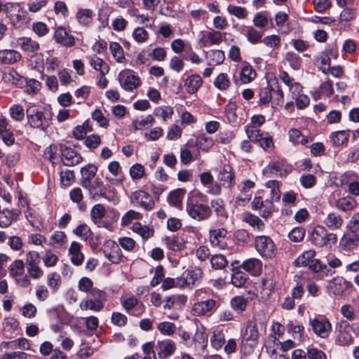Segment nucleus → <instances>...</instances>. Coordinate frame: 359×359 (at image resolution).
Here are the masks:
<instances>
[{
  "mask_svg": "<svg viewBox=\"0 0 359 359\" xmlns=\"http://www.w3.org/2000/svg\"><path fill=\"white\" fill-rule=\"evenodd\" d=\"M310 239L313 245L319 248L324 246L331 248L332 245L335 244L337 241L336 234L329 233L322 226H317L313 229Z\"/></svg>",
  "mask_w": 359,
  "mask_h": 359,
  "instance_id": "nucleus-1",
  "label": "nucleus"
},
{
  "mask_svg": "<svg viewBox=\"0 0 359 359\" xmlns=\"http://www.w3.org/2000/svg\"><path fill=\"white\" fill-rule=\"evenodd\" d=\"M26 116L32 128L45 131L49 126V118L36 105H30L27 108Z\"/></svg>",
  "mask_w": 359,
  "mask_h": 359,
  "instance_id": "nucleus-2",
  "label": "nucleus"
},
{
  "mask_svg": "<svg viewBox=\"0 0 359 359\" xmlns=\"http://www.w3.org/2000/svg\"><path fill=\"white\" fill-rule=\"evenodd\" d=\"M258 253L264 259H273L277 254V248L273 240L266 236H259L255 239Z\"/></svg>",
  "mask_w": 359,
  "mask_h": 359,
  "instance_id": "nucleus-3",
  "label": "nucleus"
},
{
  "mask_svg": "<svg viewBox=\"0 0 359 359\" xmlns=\"http://www.w3.org/2000/svg\"><path fill=\"white\" fill-rule=\"evenodd\" d=\"M186 210L191 218L197 221L208 219L212 212L210 207L208 205L203 203H194L191 200L187 201Z\"/></svg>",
  "mask_w": 359,
  "mask_h": 359,
  "instance_id": "nucleus-4",
  "label": "nucleus"
},
{
  "mask_svg": "<svg viewBox=\"0 0 359 359\" xmlns=\"http://www.w3.org/2000/svg\"><path fill=\"white\" fill-rule=\"evenodd\" d=\"M130 202L146 211L151 210L155 206V202L151 196L143 190L133 191L130 196Z\"/></svg>",
  "mask_w": 359,
  "mask_h": 359,
  "instance_id": "nucleus-5",
  "label": "nucleus"
},
{
  "mask_svg": "<svg viewBox=\"0 0 359 359\" xmlns=\"http://www.w3.org/2000/svg\"><path fill=\"white\" fill-rule=\"evenodd\" d=\"M118 80L121 87L129 91L136 89L140 84L139 76L130 69L121 71L118 74Z\"/></svg>",
  "mask_w": 359,
  "mask_h": 359,
  "instance_id": "nucleus-6",
  "label": "nucleus"
},
{
  "mask_svg": "<svg viewBox=\"0 0 359 359\" xmlns=\"http://www.w3.org/2000/svg\"><path fill=\"white\" fill-rule=\"evenodd\" d=\"M102 252L108 260L113 264H118L122 261L123 253L119 245L111 240H108L104 243Z\"/></svg>",
  "mask_w": 359,
  "mask_h": 359,
  "instance_id": "nucleus-7",
  "label": "nucleus"
},
{
  "mask_svg": "<svg viewBox=\"0 0 359 359\" xmlns=\"http://www.w3.org/2000/svg\"><path fill=\"white\" fill-rule=\"evenodd\" d=\"M217 302L212 299L198 302L193 305L191 312L194 316H210L217 309Z\"/></svg>",
  "mask_w": 359,
  "mask_h": 359,
  "instance_id": "nucleus-8",
  "label": "nucleus"
},
{
  "mask_svg": "<svg viewBox=\"0 0 359 359\" xmlns=\"http://www.w3.org/2000/svg\"><path fill=\"white\" fill-rule=\"evenodd\" d=\"M60 151L64 165L73 166L81 162L83 158L79 153L74 149L65 144L60 145Z\"/></svg>",
  "mask_w": 359,
  "mask_h": 359,
  "instance_id": "nucleus-9",
  "label": "nucleus"
},
{
  "mask_svg": "<svg viewBox=\"0 0 359 359\" xmlns=\"http://www.w3.org/2000/svg\"><path fill=\"white\" fill-rule=\"evenodd\" d=\"M53 39L62 46L70 48L75 45L74 36L66 28L60 26L55 29Z\"/></svg>",
  "mask_w": 359,
  "mask_h": 359,
  "instance_id": "nucleus-10",
  "label": "nucleus"
},
{
  "mask_svg": "<svg viewBox=\"0 0 359 359\" xmlns=\"http://www.w3.org/2000/svg\"><path fill=\"white\" fill-rule=\"evenodd\" d=\"M83 188L88 191L90 198L92 199L95 200L98 197L107 198V187L100 178H96L90 183L89 186L84 187Z\"/></svg>",
  "mask_w": 359,
  "mask_h": 359,
  "instance_id": "nucleus-11",
  "label": "nucleus"
},
{
  "mask_svg": "<svg viewBox=\"0 0 359 359\" xmlns=\"http://www.w3.org/2000/svg\"><path fill=\"white\" fill-rule=\"evenodd\" d=\"M217 179L222 186L226 188H231L235 184V175L231 166L225 164L219 170Z\"/></svg>",
  "mask_w": 359,
  "mask_h": 359,
  "instance_id": "nucleus-12",
  "label": "nucleus"
},
{
  "mask_svg": "<svg viewBox=\"0 0 359 359\" xmlns=\"http://www.w3.org/2000/svg\"><path fill=\"white\" fill-rule=\"evenodd\" d=\"M263 174L267 177H285L287 172L284 168V164L280 161L269 163L263 170Z\"/></svg>",
  "mask_w": 359,
  "mask_h": 359,
  "instance_id": "nucleus-13",
  "label": "nucleus"
},
{
  "mask_svg": "<svg viewBox=\"0 0 359 359\" xmlns=\"http://www.w3.org/2000/svg\"><path fill=\"white\" fill-rule=\"evenodd\" d=\"M352 283L345 280L343 277H335L330 283V289L336 296H341L352 287Z\"/></svg>",
  "mask_w": 359,
  "mask_h": 359,
  "instance_id": "nucleus-14",
  "label": "nucleus"
},
{
  "mask_svg": "<svg viewBox=\"0 0 359 359\" xmlns=\"http://www.w3.org/2000/svg\"><path fill=\"white\" fill-rule=\"evenodd\" d=\"M22 59L20 52L15 50L4 49L0 50V65H13Z\"/></svg>",
  "mask_w": 359,
  "mask_h": 359,
  "instance_id": "nucleus-15",
  "label": "nucleus"
},
{
  "mask_svg": "<svg viewBox=\"0 0 359 359\" xmlns=\"http://www.w3.org/2000/svg\"><path fill=\"white\" fill-rule=\"evenodd\" d=\"M311 324L314 332L318 335L327 334L332 328L329 320L324 317L314 318L311 321Z\"/></svg>",
  "mask_w": 359,
  "mask_h": 359,
  "instance_id": "nucleus-16",
  "label": "nucleus"
},
{
  "mask_svg": "<svg viewBox=\"0 0 359 359\" xmlns=\"http://www.w3.org/2000/svg\"><path fill=\"white\" fill-rule=\"evenodd\" d=\"M210 205L211 210H213L220 222H224L227 219L228 212L225 208V203L222 199L217 198L212 200Z\"/></svg>",
  "mask_w": 359,
  "mask_h": 359,
  "instance_id": "nucleus-17",
  "label": "nucleus"
},
{
  "mask_svg": "<svg viewBox=\"0 0 359 359\" xmlns=\"http://www.w3.org/2000/svg\"><path fill=\"white\" fill-rule=\"evenodd\" d=\"M157 348L159 349L158 354L160 359H165L175 353L176 346L172 340L165 339L158 341Z\"/></svg>",
  "mask_w": 359,
  "mask_h": 359,
  "instance_id": "nucleus-18",
  "label": "nucleus"
},
{
  "mask_svg": "<svg viewBox=\"0 0 359 359\" xmlns=\"http://www.w3.org/2000/svg\"><path fill=\"white\" fill-rule=\"evenodd\" d=\"M97 168L93 164H88L81 169V185L84 187L89 186L92 180L95 177Z\"/></svg>",
  "mask_w": 359,
  "mask_h": 359,
  "instance_id": "nucleus-19",
  "label": "nucleus"
},
{
  "mask_svg": "<svg viewBox=\"0 0 359 359\" xmlns=\"http://www.w3.org/2000/svg\"><path fill=\"white\" fill-rule=\"evenodd\" d=\"M19 211L17 210L4 209L0 212V227L6 228L9 226L13 221L18 219Z\"/></svg>",
  "mask_w": 359,
  "mask_h": 359,
  "instance_id": "nucleus-20",
  "label": "nucleus"
},
{
  "mask_svg": "<svg viewBox=\"0 0 359 359\" xmlns=\"http://www.w3.org/2000/svg\"><path fill=\"white\" fill-rule=\"evenodd\" d=\"M241 266L253 276L259 275L262 269V262L256 258H250L245 260Z\"/></svg>",
  "mask_w": 359,
  "mask_h": 359,
  "instance_id": "nucleus-21",
  "label": "nucleus"
},
{
  "mask_svg": "<svg viewBox=\"0 0 359 359\" xmlns=\"http://www.w3.org/2000/svg\"><path fill=\"white\" fill-rule=\"evenodd\" d=\"M94 12L90 8H79L76 13V19L79 25L85 27L90 26L93 22Z\"/></svg>",
  "mask_w": 359,
  "mask_h": 359,
  "instance_id": "nucleus-22",
  "label": "nucleus"
},
{
  "mask_svg": "<svg viewBox=\"0 0 359 359\" xmlns=\"http://www.w3.org/2000/svg\"><path fill=\"white\" fill-rule=\"evenodd\" d=\"M20 48L28 53H36L40 49V45L30 37H20L18 40Z\"/></svg>",
  "mask_w": 359,
  "mask_h": 359,
  "instance_id": "nucleus-23",
  "label": "nucleus"
},
{
  "mask_svg": "<svg viewBox=\"0 0 359 359\" xmlns=\"http://www.w3.org/2000/svg\"><path fill=\"white\" fill-rule=\"evenodd\" d=\"M339 330L343 337H354L359 334V324L348 323L347 321H341L339 325Z\"/></svg>",
  "mask_w": 359,
  "mask_h": 359,
  "instance_id": "nucleus-24",
  "label": "nucleus"
},
{
  "mask_svg": "<svg viewBox=\"0 0 359 359\" xmlns=\"http://www.w3.org/2000/svg\"><path fill=\"white\" fill-rule=\"evenodd\" d=\"M359 234L348 231L341 238L340 245L346 250H351L358 245Z\"/></svg>",
  "mask_w": 359,
  "mask_h": 359,
  "instance_id": "nucleus-25",
  "label": "nucleus"
},
{
  "mask_svg": "<svg viewBox=\"0 0 359 359\" xmlns=\"http://www.w3.org/2000/svg\"><path fill=\"white\" fill-rule=\"evenodd\" d=\"M202 83L203 80L200 75L192 74L187 78L184 86L188 93L194 94L198 91Z\"/></svg>",
  "mask_w": 359,
  "mask_h": 359,
  "instance_id": "nucleus-26",
  "label": "nucleus"
},
{
  "mask_svg": "<svg viewBox=\"0 0 359 359\" xmlns=\"http://www.w3.org/2000/svg\"><path fill=\"white\" fill-rule=\"evenodd\" d=\"M257 76L256 71L247 62H242V67L240 74V79L242 83H248L253 81Z\"/></svg>",
  "mask_w": 359,
  "mask_h": 359,
  "instance_id": "nucleus-27",
  "label": "nucleus"
},
{
  "mask_svg": "<svg viewBox=\"0 0 359 359\" xmlns=\"http://www.w3.org/2000/svg\"><path fill=\"white\" fill-rule=\"evenodd\" d=\"M81 245L80 243L76 241H73L69 249V252L71 256L72 262L76 265H81L84 259V255L81 252Z\"/></svg>",
  "mask_w": 359,
  "mask_h": 359,
  "instance_id": "nucleus-28",
  "label": "nucleus"
},
{
  "mask_svg": "<svg viewBox=\"0 0 359 359\" xmlns=\"http://www.w3.org/2000/svg\"><path fill=\"white\" fill-rule=\"evenodd\" d=\"M323 222L330 230L334 231L341 227L344 219L339 214L330 212L325 218Z\"/></svg>",
  "mask_w": 359,
  "mask_h": 359,
  "instance_id": "nucleus-29",
  "label": "nucleus"
},
{
  "mask_svg": "<svg viewBox=\"0 0 359 359\" xmlns=\"http://www.w3.org/2000/svg\"><path fill=\"white\" fill-rule=\"evenodd\" d=\"M308 266L309 269L314 273H320L321 276L332 275L335 272L334 270L330 269L326 264H323L318 259H313Z\"/></svg>",
  "mask_w": 359,
  "mask_h": 359,
  "instance_id": "nucleus-30",
  "label": "nucleus"
},
{
  "mask_svg": "<svg viewBox=\"0 0 359 359\" xmlns=\"http://www.w3.org/2000/svg\"><path fill=\"white\" fill-rule=\"evenodd\" d=\"M266 331V326L263 323L257 324L255 321L249 320L245 327V335L249 337H259Z\"/></svg>",
  "mask_w": 359,
  "mask_h": 359,
  "instance_id": "nucleus-31",
  "label": "nucleus"
},
{
  "mask_svg": "<svg viewBox=\"0 0 359 359\" xmlns=\"http://www.w3.org/2000/svg\"><path fill=\"white\" fill-rule=\"evenodd\" d=\"M95 343L93 338H83L80 348V356L81 358H88L91 355L95 350L97 349V346H93L90 341Z\"/></svg>",
  "mask_w": 359,
  "mask_h": 359,
  "instance_id": "nucleus-32",
  "label": "nucleus"
},
{
  "mask_svg": "<svg viewBox=\"0 0 359 359\" xmlns=\"http://www.w3.org/2000/svg\"><path fill=\"white\" fill-rule=\"evenodd\" d=\"M90 65L96 71H99L102 76L108 74L109 71V65L101 58L94 55L90 57Z\"/></svg>",
  "mask_w": 359,
  "mask_h": 359,
  "instance_id": "nucleus-33",
  "label": "nucleus"
},
{
  "mask_svg": "<svg viewBox=\"0 0 359 359\" xmlns=\"http://www.w3.org/2000/svg\"><path fill=\"white\" fill-rule=\"evenodd\" d=\"M209 234L210 243L213 245L221 247L222 241L227 235V230L224 228L212 229L210 231Z\"/></svg>",
  "mask_w": 359,
  "mask_h": 359,
  "instance_id": "nucleus-34",
  "label": "nucleus"
},
{
  "mask_svg": "<svg viewBox=\"0 0 359 359\" xmlns=\"http://www.w3.org/2000/svg\"><path fill=\"white\" fill-rule=\"evenodd\" d=\"M165 243L167 247L172 251H180L185 248L184 239L177 236L166 237Z\"/></svg>",
  "mask_w": 359,
  "mask_h": 359,
  "instance_id": "nucleus-35",
  "label": "nucleus"
},
{
  "mask_svg": "<svg viewBox=\"0 0 359 359\" xmlns=\"http://www.w3.org/2000/svg\"><path fill=\"white\" fill-rule=\"evenodd\" d=\"M244 35L250 43L257 44L262 42L263 32L257 30L252 26H248L245 27Z\"/></svg>",
  "mask_w": 359,
  "mask_h": 359,
  "instance_id": "nucleus-36",
  "label": "nucleus"
},
{
  "mask_svg": "<svg viewBox=\"0 0 359 359\" xmlns=\"http://www.w3.org/2000/svg\"><path fill=\"white\" fill-rule=\"evenodd\" d=\"M4 79L19 88H22L26 83V78L20 76L17 71L12 69L4 74Z\"/></svg>",
  "mask_w": 359,
  "mask_h": 359,
  "instance_id": "nucleus-37",
  "label": "nucleus"
},
{
  "mask_svg": "<svg viewBox=\"0 0 359 359\" xmlns=\"http://www.w3.org/2000/svg\"><path fill=\"white\" fill-rule=\"evenodd\" d=\"M206 58L208 60V65H218L224 62L225 55L222 50H212L206 53Z\"/></svg>",
  "mask_w": 359,
  "mask_h": 359,
  "instance_id": "nucleus-38",
  "label": "nucleus"
},
{
  "mask_svg": "<svg viewBox=\"0 0 359 359\" xmlns=\"http://www.w3.org/2000/svg\"><path fill=\"white\" fill-rule=\"evenodd\" d=\"M4 330L9 334H21V330L19 327V322L14 318L9 317L4 319Z\"/></svg>",
  "mask_w": 359,
  "mask_h": 359,
  "instance_id": "nucleus-39",
  "label": "nucleus"
},
{
  "mask_svg": "<svg viewBox=\"0 0 359 359\" xmlns=\"http://www.w3.org/2000/svg\"><path fill=\"white\" fill-rule=\"evenodd\" d=\"M315 255L316 252L313 250H309L304 252L295 259V266L297 267L308 266L314 259Z\"/></svg>",
  "mask_w": 359,
  "mask_h": 359,
  "instance_id": "nucleus-40",
  "label": "nucleus"
},
{
  "mask_svg": "<svg viewBox=\"0 0 359 359\" xmlns=\"http://www.w3.org/2000/svg\"><path fill=\"white\" fill-rule=\"evenodd\" d=\"M350 133L351 130H349L333 133L332 135L333 144L337 147L346 144L348 142Z\"/></svg>",
  "mask_w": 359,
  "mask_h": 359,
  "instance_id": "nucleus-41",
  "label": "nucleus"
},
{
  "mask_svg": "<svg viewBox=\"0 0 359 359\" xmlns=\"http://www.w3.org/2000/svg\"><path fill=\"white\" fill-rule=\"evenodd\" d=\"M106 215V210L103 205H95L90 211V217L94 224H100L102 220Z\"/></svg>",
  "mask_w": 359,
  "mask_h": 359,
  "instance_id": "nucleus-42",
  "label": "nucleus"
},
{
  "mask_svg": "<svg viewBox=\"0 0 359 359\" xmlns=\"http://www.w3.org/2000/svg\"><path fill=\"white\" fill-rule=\"evenodd\" d=\"M248 279V276L240 270L233 271L231 275V283L236 287H245Z\"/></svg>",
  "mask_w": 359,
  "mask_h": 359,
  "instance_id": "nucleus-43",
  "label": "nucleus"
},
{
  "mask_svg": "<svg viewBox=\"0 0 359 359\" xmlns=\"http://www.w3.org/2000/svg\"><path fill=\"white\" fill-rule=\"evenodd\" d=\"M355 205H356V201L352 197L342 198L339 199L336 202V207L338 209H339L342 211H344V212L349 211V210L354 209Z\"/></svg>",
  "mask_w": 359,
  "mask_h": 359,
  "instance_id": "nucleus-44",
  "label": "nucleus"
},
{
  "mask_svg": "<svg viewBox=\"0 0 359 359\" xmlns=\"http://www.w3.org/2000/svg\"><path fill=\"white\" fill-rule=\"evenodd\" d=\"M47 284L52 290V292H55L61 285L60 276L57 272H52L47 276Z\"/></svg>",
  "mask_w": 359,
  "mask_h": 359,
  "instance_id": "nucleus-45",
  "label": "nucleus"
},
{
  "mask_svg": "<svg viewBox=\"0 0 359 359\" xmlns=\"http://www.w3.org/2000/svg\"><path fill=\"white\" fill-rule=\"evenodd\" d=\"M285 60L289 62L290 66L294 70H298L302 67V58L294 52H287L285 54Z\"/></svg>",
  "mask_w": 359,
  "mask_h": 359,
  "instance_id": "nucleus-46",
  "label": "nucleus"
},
{
  "mask_svg": "<svg viewBox=\"0 0 359 359\" xmlns=\"http://www.w3.org/2000/svg\"><path fill=\"white\" fill-rule=\"evenodd\" d=\"M272 92L273 87L271 86L268 85L265 88H262L259 93V104L264 105L272 101Z\"/></svg>",
  "mask_w": 359,
  "mask_h": 359,
  "instance_id": "nucleus-47",
  "label": "nucleus"
},
{
  "mask_svg": "<svg viewBox=\"0 0 359 359\" xmlns=\"http://www.w3.org/2000/svg\"><path fill=\"white\" fill-rule=\"evenodd\" d=\"M109 48L113 57L118 62H123L125 60L123 49L118 43H111Z\"/></svg>",
  "mask_w": 359,
  "mask_h": 359,
  "instance_id": "nucleus-48",
  "label": "nucleus"
},
{
  "mask_svg": "<svg viewBox=\"0 0 359 359\" xmlns=\"http://www.w3.org/2000/svg\"><path fill=\"white\" fill-rule=\"evenodd\" d=\"M133 230L142 236L143 239H147L154 235V230L147 226H142L140 223L136 222L133 224Z\"/></svg>",
  "mask_w": 359,
  "mask_h": 359,
  "instance_id": "nucleus-49",
  "label": "nucleus"
},
{
  "mask_svg": "<svg viewBox=\"0 0 359 359\" xmlns=\"http://www.w3.org/2000/svg\"><path fill=\"white\" fill-rule=\"evenodd\" d=\"M283 92L281 90L278 82H276V86L273 87L272 92V104L281 106L283 104Z\"/></svg>",
  "mask_w": 359,
  "mask_h": 359,
  "instance_id": "nucleus-50",
  "label": "nucleus"
},
{
  "mask_svg": "<svg viewBox=\"0 0 359 359\" xmlns=\"http://www.w3.org/2000/svg\"><path fill=\"white\" fill-rule=\"evenodd\" d=\"M245 132L251 141L256 143H259L264 136L263 132H262L261 130L256 128L255 126L248 127Z\"/></svg>",
  "mask_w": 359,
  "mask_h": 359,
  "instance_id": "nucleus-51",
  "label": "nucleus"
},
{
  "mask_svg": "<svg viewBox=\"0 0 359 359\" xmlns=\"http://www.w3.org/2000/svg\"><path fill=\"white\" fill-rule=\"evenodd\" d=\"M210 263L215 269H223L228 264L226 257L221 254L215 255L211 257Z\"/></svg>",
  "mask_w": 359,
  "mask_h": 359,
  "instance_id": "nucleus-52",
  "label": "nucleus"
},
{
  "mask_svg": "<svg viewBox=\"0 0 359 359\" xmlns=\"http://www.w3.org/2000/svg\"><path fill=\"white\" fill-rule=\"evenodd\" d=\"M224 34L219 31L210 29L206 33L205 37L211 45H219L223 40Z\"/></svg>",
  "mask_w": 359,
  "mask_h": 359,
  "instance_id": "nucleus-53",
  "label": "nucleus"
},
{
  "mask_svg": "<svg viewBox=\"0 0 359 359\" xmlns=\"http://www.w3.org/2000/svg\"><path fill=\"white\" fill-rule=\"evenodd\" d=\"M173 113V109L170 106L158 107L154 110V114L162 118L164 121L170 118Z\"/></svg>",
  "mask_w": 359,
  "mask_h": 359,
  "instance_id": "nucleus-54",
  "label": "nucleus"
},
{
  "mask_svg": "<svg viewBox=\"0 0 359 359\" xmlns=\"http://www.w3.org/2000/svg\"><path fill=\"white\" fill-rule=\"evenodd\" d=\"M25 263L21 259L15 260L9 267L10 275L13 277H17L22 274L24 271Z\"/></svg>",
  "mask_w": 359,
  "mask_h": 359,
  "instance_id": "nucleus-55",
  "label": "nucleus"
},
{
  "mask_svg": "<svg viewBox=\"0 0 359 359\" xmlns=\"http://www.w3.org/2000/svg\"><path fill=\"white\" fill-rule=\"evenodd\" d=\"M203 276V271L200 268H195L192 270L188 271L187 279L189 285H195L197 282H199Z\"/></svg>",
  "mask_w": 359,
  "mask_h": 359,
  "instance_id": "nucleus-56",
  "label": "nucleus"
},
{
  "mask_svg": "<svg viewBox=\"0 0 359 359\" xmlns=\"http://www.w3.org/2000/svg\"><path fill=\"white\" fill-rule=\"evenodd\" d=\"M74 233L84 241L88 240L93 233L90 227L86 224H82L78 226L74 230Z\"/></svg>",
  "mask_w": 359,
  "mask_h": 359,
  "instance_id": "nucleus-57",
  "label": "nucleus"
},
{
  "mask_svg": "<svg viewBox=\"0 0 359 359\" xmlns=\"http://www.w3.org/2000/svg\"><path fill=\"white\" fill-rule=\"evenodd\" d=\"M154 122V118L153 116L151 115H148L144 118H142L141 120H133V124L135 130H142L149 126H151Z\"/></svg>",
  "mask_w": 359,
  "mask_h": 359,
  "instance_id": "nucleus-58",
  "label": "nucleus"
},
{
  "mask_svg": "<svg viewBox=\"0 0 359 359\" xmlns=\"http://www.w3.org/2000/svg\"><path fill=\"white\" fill-rule=\"evenodd\" d=\"M101 144V139L98 135H90L86 136L84 141V144L88 149L93 150L97 149Z\"/></svg>",
  "mask_w": 359,
  "mask_h": 359,
  "instance_id": "nucleus-59",
  "label": "nucleus"
},
{
  "mask_svg": "<svg viewBox=\"0 0 359 359\" xmlns=\"http://www.w3.org/2000/svg\"><path fill=\"white\" fill-rule=\"evenodd\" d=\"M227 11L231 15H233L240 19H244L248 15V11L245 8L231 4L228 6Z\"/></svg>",
  "mask_w": 359,
  "mask_h": 359,
  "instance_id": "nucleus-60",
  "label": "nucleus"
},
{
  "mask_svg": "<svg viewBox=\"0 0 359 359\" xmlns=\"http://www.w3.org/2000/svg\"><path fill=\"white\" fill-rule=\"evenodd\" d=\"M26 88V92L29 94H36L41 89V83L34 79H26V83L25 84Z\"/></svg>",
  "mask_w": 359,
  "mask_h": 359,
  "instance_id": "nucleus-61",
  "label": "nucleus"
},
{
  "mask_svg": "<svg viewBox=\"0 0 359 359\" xmlns=\"http://www.w3.org/2000/svg\"><path fill=\"white\" fill-rule=\"evenodd\" d=\"M252 22L254 26L259 29L266 27L269 23L268 18L263 12L257 13L255 15Z\"/></svg>",
  "mask_w": 359,
  "mask_h": 359,
  "instance_id": "nucleus-62",
  "label": "nucleus"
},
{
  "mask_svg": "<svg viewBox=\"0 0 359 359\" xmlns=\"http://www.w3.org/2000/svg\"><path fill=\"white\" fill-rule=\"evenodd\" d=\"M231 306L235 311L242 312L245 310L247 302L244 297L237 296L231 299Z\"/></svg>",
  "mask_w": 359,
  "mask_h": 359,
  "instance_id": "nucleus-63",
  "label": "nucleus"
},
{
  "mask_svg": "<svg viewBox=\"0 0 359 359\" xmlns=\"http://www.w3.org/2000/svg\"><path fill=\"white\" fill-rule=\"evenodd\" d=\"M214 84L219 90H226L229 88L230 81L226 74L221 73L217 76Z\"/></svg>",
  "mask_w": 359,
  "mask_h": 359,
  "instance_id": "nucleus-64",
  "label": "nucleus"
}]
</instances>
